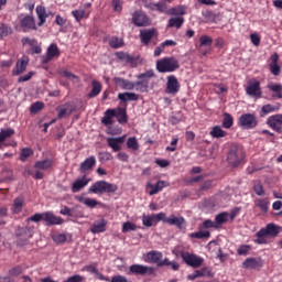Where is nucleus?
I'll list each match as a JSON object with an SVG mask.
<instances>
[{"mask_svg":"<svg viewBox=\"0 0 282 282\" xmlns=\"http://www.w3.org/2000/svg\"><path fill=\"white\" fill-rule=\"evenodd\" d=\"M200 47H210L214 44V39L208 35H200Z\"/></svg>","mask_w":282,"mask_h":282,"instance_id":"55","label":"nucleus"},{"mask_svg":"<svg viewBox=\"0 0 282 282\" xmlns=\"http://www.w3.org/2000/svg\"><path fill=\"white\" fill-rule=\"evenodd\" d=\"M19 22L23 33L36 30L35 19L32 15L20 17Z\"/></svg>","mask_w":282,"mask_h":282,"instance_id":"11","label":"nucleus"},{"mask_svg":"<svg viewBox=\"0 0 282 282\" xmlns=\"http://www.w3.org/2000/svg\"><path fill=\"white\" fill-rule=\"evenodd\" d=\"M29 61L26 58H20L15 63V68L12 70V75L19 76L28 69Z\"/></svg>","mask_w":282,"mask_h":282,"instance_id":"26","label":"nucleus"},{"mask_svg":"<svg viewBox=\"0 0 282 282\" xmlns=\"http://www.w3.org/2000/svg\"><path fill=\"white\" fill-rule=\"evenodd\" d=\"M75 200L78 203L84 204L85 206L89 208H96L100 203L97 202V199L90 198V197H83V196H77L75 197Z\"/></svg>","mask_w":282,"mask_h":282,"instance_id":"30","label":"nucleus"},{"mask_svg":"<svg viewBox=\"0 0 282 282\" xmlns=\"http://www.w3.org/2000/svg\"><path fill=\"white\" fill-rule=\"evenodd\" d=\"M183 24H184L183 17H174L167 21V28L181 29V28H183Z\"/></svg>","mask_w":282,"mask_h":282,"instance_id":"42","label":"nucleus"},{"mask_svg":"<svg viewBox=\"0 0 282 282\" xmlns=\"http://www.w3.org/2000/svg\"><path fill=\"white\" fill-rule=\"evenodd\" d=\"M118 58L121 59L123 63H128L130 65H135V58L131 54L127 53H119Z\"/></svg>","mask_w":282,"mask_h":282,"instance_id":"48","label":"nucleus"},{"mask_svg":"<svg viewBox=\"0 0 282 282\" xmlns=\"http://www.w3.org/2000/svg\"><path fill=\"white\" fill-rule=\"evenodd\" d=\"M115 109H108L105 111V117L101 119V123L105 124L106 127H109L113 124V118H115Z\"/></svg>","mask_w":282,"mask_h":282,"instance_id":"35","label":"nucleus"},{"mask_svg":"<svg viewBox=\"0 0 282 282\" xmlns=\"http://www.w3.org/2000/svg\"><path fill=\"white\" fill-rule=\"evenodd\" d=\"M163 254L160 251H151L147 253V262L149 263H159L162 260Z\"/></svg>","mask_w":282,"mask_h":282,"instance_id":"40","label":"nucleus"},{"mask_svg":"<svg viewBox=\"0 0 282 282\" xmlns=\"http://www.w3.org/2000/svg\"><path fill=\"white\" fill-rule=\"evenodd\" d=\"M237 124L243 130H252L259 124L254 113H243L237 119Z\"/></svg>","mask_w":282,"mask_h":282,"instance_id":"6","label":"nucleus"},{"mask_svg":"<svg viewBox=\"0 0 282 282\" xmlns=\"http://www.w3.org/2000/svg\"><path fill=\"white\" fill-rule=\"evenodd\" d=\"M280 234V227L274 224H268L267 227L261 228L257 231L256 237L257 239H253V242H256L258 246H263L269 243L267 240V237H276Z\"/></svg>","mask_w":282,"mask_h":282,"instance_id":"3","label":"nucleus"},{"mask_svg":"<svg viewBox=\"0 0 282 282\" xmlns=\"http://www.w3.org/2000/svg\"><path fill=\"white\" fill-rule=\"evenodd\" d=\"M101 93V84L100 82H97L96 79H94V82H91V90L90 93L87 94L88 98H96L98 95H100Z\"/></svg>","mask_w":282,"mask_h":282,"instance_id":"33","label":"nucleus"},{"mask_svg":"<svg viewBox=\"0 0 282 282\" xmlns=\"http://www.w3.org/2000/svg\"><path fill=\"white\" fill-rule=\"evenodd\" d=\"M14 135V129H1L0 131V149L3 148V143L6 140Z\"/></svg>","mask_w":282,"mask_h":282,"instance_id":"39","label":"nucleus"},{"mask_svg":"<svg viewBox=\"0 0 282 282\" xmlns=\"http://www.w3.org/2000/svg\"><path fill=\"white\" fill-rule=\"evenodd\" d=\"M32 155H34V151H32L31 148H23L22 151H20V161L25 162Z\"/></svg>","mask_w":282,"mask_h":282,"instance_id":"52","label":"nucleus"},{"mask_svg":"<svg viewBox=\"0 0 282 282\" xmlns=\"http://www.w3.org/2000/svg\"><path fill=\"white\" fill-rule=\"evenodd\" d=\"M247 96L259 99L262 98V88L260 87V82L253 79V82H249L246 87Z\"/></svg>","mask_w":282,"mask_h":282,"instance_id":"10","label":"nucleus"},{"mask_svg":"<svg viewBox=\"0 0 282 282\" xmlns=\"http://www.w3.org/2000/svg\"><path fill=\"white\" fill-rule=\"evenodd\" d=\"M219 226H221V225L217 224L216 221H213L210 219H207V220L203 221V224L200 225V230L218 228Z\"/></svg>","mask_w":282,"mask_h":282,"instance_id":"57","label":"nucleus"},{"mask_svg":"<svg viewBox=\"0 0 282 282\" xmlns=\"http://www.w3.org/2000/svg\"><path fill=\"white\" fill-rule=\"evenodd\" d=\"M250 251L249 245H240V247L237 249V256H248Z\"/></svg>","mask_w":282,"mask_h":282,"instance_id":"62","label":"nucleus"},{"mask_svg":"<svg viewBox=\"0 0 282 282\" xmlns=\"http://www.w3.org/2000/svg\"><path fill=\"white\" fill-rule=\"evenodd\" d=\"M115 118L118 120L119 124L128 123L129 117L126 108L115 109Z\"/></svg>","mask_w":282,"mask_h":282,"instance_id":"28","label":"nucleus"},{"mask_svg":"<svg viewBox=\"0 0 282 282\" xmlns=\"http://www.w3.org/2000/svg\"><path fill=\"white\" fill-rule=\"evenodd\" d=\"M228 218H229V214L225 212V213L216 215L215 223L217 225L221 226V225H225L226 223H228Z\"/></svg>","mask_w":282,"mask_h":282,"instance_id":"54","label":"nucleus"},{"mask_svg":"<svg viewBox=\"0 0 282 282\" xmlns=\"http://www.w3.org/2000/svg\"><path fill=\"white\" fill-rule=\"evenodd\" d=\"M278 110H280V105L278 104L276 106L273 105H264L263 107H261L260 110V117L264 118L267 115H270L272 112H276Z\"/></svg>","mask_w":282,"mask_h":282,"instance_id":"34","label":"nucleus"},{"mask_svg":"<svg viewBox=\"0 0 282 282\" xmlns=\"http://www.w3.org/2000/svg\"><path fill=\"white\" fill-rule=\"evenodd\" d=\"M112 83L122 90H132V89H138V85L135 82H130L129 79H124L122 77H115L112 78Z\"/></svg>","mask_w":282,"mask_h":282,"instance_id":"15","label":"nucleus"},{"mask_svg":"<svg viewBox=\"0 0 282 282\" xmlns=\"http://www.w3.org/2000/svg\"><path fill=\"white\" fill-rule=\"evenodd\" d=\"M138 229H139V227L134 223L126 221V223L122 224V232L123 234L135 231Z\"/></svg>","mask_w":282,"mask_h":282,"instance_id":"53","label":"nucleus"},{"mask_svg":"<svg viewBox=\"0 0 282 282\" xmlns=\"http://www.w3.org/2000/svg\"><path fill=\"white\" fill-rule=\"evenodd\" d=\"M162 221L170 226H176L178 230H183V225L186 223V219H184V217H176L174 215L169 218L166 217V214L163 213Z\"/></svg>","mask_w":282,"mask_h":282,"instance_id":"18","label":"nucleus"},{"mask_svg":"<svg viewBox=\"0 0 282 282\" xmlns=\"http://www.w3.org/2000/svg\"><path fill=\"white\" fill-rule=\"evenodd\" d=\"M52 166H53L52 159L37 161L35 162V165H34V167L40 171H48L50 169H52Z\"/></svg>","mask_w":282,"mask_h":282,"instance_id":"37","label":"nucleus"},{"mask_svg":"<svg viewBox=\"0 0 282 282\" xmlns=\"http://www.w3.org/2000/svg\"><path fill=\"white\" fill-rule=\"evenodd\" d=\"M118 99L121 100L122 102L138 101L139 95L134 93H122V94H118Z\"/></svg>","mask_w":282,"mask_h":282,"instance_id":"36","label":"nucleus"},{"mask_svg":"<svg viewBox=\"0 0 282 282\" xmlns=\"http://www.w3.org/2000/svg\"><path fill=\"white\" fill-rule=\"evenodd\" d=\"M271 63L269 64L270 73L274 76H280L281 74V67L278 65V61L280 59V56L278 54H273L270 57Z\"/></svg>","mask_w":282,"mask_h":282,"instance_id":"25","label":"nucleus"},{"mask_svg":"<svg viewBox=\"0 0 282 282\" xmlns=\"http://www.w3.org/2000/svg\"><path fill=\"white\" fill-rule=\"evenodd\" d=\"M11 34H12L11 26L0 22V39L8 37Z\"/></svg>","mask_w":282,"mask_h":282,"instance_id":"51","label":"nucleus"},{"mask_svg":"<svg viewBox=\"0 0 282 282\" xmlns=\"http://www.w3.org/2000/svg\"><path fill=\"white\" fill-rule=\"evenodd\" d=\"M128 149L133 150V151H138L139 150V142L138 139H135V137H130L128 139Z\"/></svg>","mask_w":282,"mask_h":282,"instance_id":"58","label":"nucleus"},{"mask_svg":"<svg viewBox=\"0 0 282 282\" xmlns=\"http://www.w3.org/2000/svg\"><path fill=\"white\" fill-rule=\"evenodd\" d=\"M254 205L258 209H260L261 214L269 213L270 200L269 198H257L254 200Z\"/></svg>","mask_w":282,"mask_h":282,"instance_id":"29","label":"nucleus"},{"mask_svg":"<svg viewBox=\"0 0 282 282\" xmlns=\"http://www.w3.org/2000/svg\"><path fill=\"white\" fill-rule=\"evenodd\" d=\"M209 135H212V138H225L227 135V132L225 130L221 129V127L216 126L213 127L212 131H209Z\"/></svg>","mask_w":282,"mask_h":282,"instance_id":"45","label":"nucleus"},{"mask_svg":"<svg viewBox=\"0 0 282 282\" xmlns=\"http://www.w3.org/2000/svg\"><path fill=\"white\" fill-rule=\"evenodd\" d=\"M181 258L182 260H184L185 264L194 269L200 268L204 264V258H200L187 251H182Z\"/></svg>","mask_w":282,"mask_h":282,"instance_id":"8","label":"nucleus"},{"mask_svg":"<svg viewBox=\"0 0 282 282\" xmlns=\"http://www.w3.org/2000/svg\"><path fill=\"white\" fill-rule=\"evenodd\" d=\"M177 69H180V61L174 57H164L160 61H156L158 73H174Z\"/></svg>","mask_w":282,"mask_h":282,"instance_id":"5","label":"nucleus"},{"mask_svg":"<svg viewBox=\"0 0 282 282\" xmlns=\"http://www.w3.org/2000/svg\"><path fill=\"white\" fill-rule=\"evenodd\" d=\"M83 281H84L83 275L75 274L73 276L67 278V280L64 282H83ZM40 282H56V281L53 280L51 276H46V278L40 280Z\"/></svg>","mask_w":282,"mask_h":282,"instance_id":"41","label":"nucleus"},{"mask_svg":"<svg viewBox=\"0 0 282 282\" xmlns=\"http://www.w3.org/2000/svg\"><path fill=\"white\" fill-rule=\"evenodd\" d=\"M246 154L241 145L232 143L229 148L228 155L226 156V162H228L231 169H237L242 163H245Z\"/></svg>","mask_w":282,"mask_h":282,"instance_id":"2","label":"nucleus"},{"mask_svg":"<svg viewBox=\"0 0 282 282\" xmlns=\"http://www.w3.org/2000/svg\"><path fill=\"white\" fill-rule=\"evenodd\" d=\"M132 23L137 28L149 25V18L142 11H134L132 14Z\"/></svg>","mask_w":282,"mask_h":282,"instance_id":"17","label":"nucleus"},{"mask_svg":"<svg viewBox=\"0 0 282 282\" xmlns=\"http://www.w3.org/2000/svg\"><path fill=\"white\" fill-rule=\"evenodd\" d=\"M252 185H253V193H256L258 197H262L263 195H265V189H263L262 181L260 180L252 181Z\"/></svg>","mask_w":282,"mask_h":282,"instance_id":"43","label":"nucleus"},{"mask_svg":"<svg viewBox=\"0 0 282 282\" xmlns=\"http://www.w3.org/2000/svg\"><path fill=\"white\" fill-rule=\"evenodd\" d=\"M194 274L198 275V276H207V278H212V271L208 268H202L200 270H195Z\"/></svg>","mask_w":282,"mask_h":282,"instance_id":"60","label":"nucleus"},{"mask_svg":"<svg viewBox=\"0 0 282 282\" xmlns=\"http://www.w3.org/2000/svg\"><path fill=\"white\" fill-rule=\"evenodd\" d=\"M89 183H90V178H87V176H82V178L75 180L72 187L73 193H79L87 185H89Z\"/></svg>","mask_w":282,"mask_h":282,"instance_id":"23","label":"nucleus"},{"mask_svg":"<svg viewBox=\"0 0 282 282\" xmlns=\"http://www.w3.org/2000/svg\"><path fill=\"white\" fill-rule=\"evenodd\" d=\"M270 91H273L272 97L274 99H281L282 98V85L281 84H275V83H270L267 86Z\"/></svg>","mask_w":282,"mask_h":282,"instance_id":"31","label":"nucleus"},{"mask_svg":"<svg viewBox=\"0 0 282 282\" xmlns=\"http://www.w3.org/2000/svg\"><path fill=\"white\" fill-rule=\"evenodd\" d=\"M61 76L66 77L70 80L79 82V77L77 75H74L72 72L63 69L59 72Z\"/></svg>","mask_w":282,"mask_h":282,"instance_id":"59","label":"nucleus"},{"mask_svg":"<svg viewBox=\"0 0 282 282\" xmlns=\"http://www.w3.org/2000/svg\"><path fill=\"white\" fill-rule=\"evenodd\" d=\"M232 124H235V119L229 112L223 113V128L231 129Z\"/></svg>","mask_w":282,"mask_h":282,"instance_id":"44","label":"nucleus"},{"mask_svg":"<svg viewBox=\"0 0 282 282\" xmlns=\"http://www.w3.org/2000/svg\"><path fill=\"white\" fill-rule=\"evenodd\" d=\"M124 43L122 42V39H119L117 36H112L109 39V47H112L113 50H118L122 47Z\"/></svg>","mask_w":282,"mask_h":282,"instance_id":"50","label":"nucleus"},{"mask_svg":"<svg viewBox=\"0 0 282 282\" xmlns=\"http://www.w3.org/2000/svg\"><path fill=\"white\" fill-rule=\"evenodd\" d=\"M108 147L111 148L112 152L121 151V144L126 141V135L118 138H108L107 140Z\"/></svg>","mask_w":282,"mask_h":282,"instance_id":"21","label":"nucleus"},{"mask_svg":"<svg viewBox=\"0 0 282 282\" xmlns=\"http://www.w3.org/2000/svg\"><path fill=\"white\" fill-rule=\"evenodd\" d=\"M96 163H97V160H95V156H88L87 160L82 162V164H80V172L85 173L87 171H90L91 169H94Z\"/></svg>","mask_w":282,"mask_h":282,"instance_id":"32","label":"nucleus"},{"mask_svg":"<svg viewBox=\"0 0 282 282\" xmlns=\"http://www.w3.org/2000/svg\"><path fill=\"white\" fill-rule=\"evenodd\" d=\"M75 21L77 22H80L83 21V19H88L89 18V13H87L86 11H84V9H77V10H74L72 12Z\"/></svg>","mask_w":282,"mask_h":282,"instance_id":"46","label":"nucleus"},{"mask_svg":"<svg viewBox=\"0 0 282 282\" xmlns=\"http://www.w3.org/2000/svg\"><path fill=\"white\" fill-rule=\"evenodd\" d=\"M82 272H88L90 274H95V278L98 279V281L110 282V278L98 272L97 264H87L84 268H82Z\"/></svg>","mask_w":282,"mask_h":282,"instance_id":"19","label":"nucleus"},{"mask_svg":"<svg viewBox=\"0 0 282 282\" xmlns=\"http://www.w3.org/2000/svg\"><path fill=\"white\" fill-rule=\"evenodd\" d=\"M169 186H170V183L166 181H158L156 184L154 185L152 183L147 184V187H150V192H149L150 196L161 193L163 188Z\"/></svg>","mask_w":282,"mask_h":282,"instance_id":"22","label":"nucleus"},{"mask_svg":"<svg viewBox=\"0 0 282 282\" xmlns=\"http://www.w3.org/2000/svg\"><path fill=\"white\" fill-rule=\"evenodd\" d=\"M43 221L46 224V227L58 226L64 224L62 217L55 216L53 212H44Z\"/></svg>","mask_w":282,"mask_h":282,"instance_id":"16","label":"nucleus"},{"mask_svg":"<svg viewBox=\"0 0 282 282\" xmlns=\"http://www.w3.org/2000/svg\"><path fill=\"white\" fill-rule=\"evenodd\" d=\"M107 225H108V221L105 219L97 220L94 223V225H91L90 232L94 235L105 232L107 231Z\"/></svg>","mask_w":282,"mask_h":282,"instance_id":"24","label":"nucleus"},{"mask_svg":"<svg viewBox=\"0 0 282 282\" xmlns=\"http://www.w3.org/2000/svg\"><path fill=\"white\" fill-rule=\"evenodd\" d=\"M243 269L254 270L259 267V262L256 258H247L242 263Z\"/></svg>","mask_w":282,"mask_h":282,"instance_id":"47","label":"nucleus"},{"mask_svg":"<svg viewBox=\"0 0 282 282\" xmlns=\"http://www.w3.org/2000/svg\"><path fill=\"white\" fill-rule=\"evenodd\" d=\"M116 192H118V185L107 181H97L88 188V193L95 195L115 194Z\"/></svg>","mask_w":282,"mask_h":282,"instance_id":"4","label":"nucleus"},{"mask_svg":"<svg viewBox=\"0 0 282 282\" xmlns=\"http://www.w3.org/2000/svg\"><path fill=\"white\" fill-rule=\"evenodd\" d=\"M154 273H155L154 268L147 267L144 264H131L129 267V274L145 276V275H153Z\"/></svg>","mask_w":282,"mask_h":282,"instance_id":"9","label":"nucleus"},{"mask_svg":"<svg viewBox=\"0 0 282 282\" xmlns=\"http://www.w3.org/2000/svg\"><path fill=\"white\" fill-rule=\"evenodd\" d=\"M145 8L155 12L170 15V17L182 18L186 15V7L184 6H177L169 9L165 2H156V3L145 2Z\"/></svg>","mask_w":282,"mask_h":282,"instance_id":"1","label":"nucleus"},{"mask_svg":"<svg viewBox=\"0 0 282 282\" xmlns=\"http://www.w3.org/2000/svg\"><path fill=\"white\" fill-rule=\"evenodd\" d=\"M43 108H45V104H43L42 101H36L30 107V113L36 115L42 111Z\"/></svg>","mask_w":282,"mask_h":282,"instance_id":"56","label":"nucleus"},{"mask_svg":"<svg viewBox=\"0 0 282 282\" xmlns=\"http://www.w3.org/2000/svg\"><path fill=\"white\" fill-rule=\"evenodd\" d=\"M188 237H191V239H208L210 238V232L199 230L197 232H192Z\"/></svg>","mask_w":282,"mask_h":282,"instance_id":"49","label":"nucleus"},{"mask_svg":"<svg viewBox=\"0 0 282 282\" xmlns=\"http://www.w3.org/2000/svg\"><path fill=\"white\" fill-rule=\"evenodd\" d=\"M23 205H24V199H22V198H15V199H14V206H13V212H14V214L21 213Z\"/></svg>","mask_w":282,"mask_h":282,"instance_id":"61","label":"nucleus"},{"mask_svg":"<svg viewBox=\"0 0 282 282\" xmlns=\"http://www.w3.org/2000/svg\"><path fill=\"white\" fill-rule=\"evenodd\" d=\"M53 241L57 245L65 243L67 241V237L64 234H57L53 236Z\"/></svg>","mask_w":282,"mask_h":282,"instance_id":"63","label":"nucleus"},{"mask_svg":"<svg viewBox=\"0 0 282 282\" xmlns=\"http://www.w3.org/2000/svg\"><path fill=\"white\" fill-rule=\"evenodd\" d=\"M154 35H155L154 29L142 30L140 31V41L142 42L143 45H149Z\"/></svg>","mask_w":282,"mask_h":282,"instance_id":"27","label":"nucleus"},{"mask_svg":"<svg viewBox=\"0 0 282 282\" xmlns=\"http://www.w3.org/2000/svg\"><path fill=\"white\" fill-rule=\"evenodd\" d=\"M61 55L59 48L57 44H51L46 52V56L43 57L42 63L47 64L52 62L53 58H58Z\"/></svg>","mask_w":282,"mask_h":282,"instance_id":"20","label":"nucleus"},{"mask_svg":"<svg viewBox=\"0 0 282 282\" xmlns=\"http://www.w3.org/2000/svg\"><path fill=\"white\" fill-rule=\"evenodd\" d=\"M180 89H181V84L177 80V77L174 75L167 76L165 93L167 95L175 96L177 93H180Z\"/></svg>","mask_w":282,"mask_h":282,"instance_id":"12","label":"nucleus"},{"mask_svg":"<svg viewBox=\"0 0 282 282\" xmlns=\"http://www.w3.org/2000/svg\"><path fill=\"white\" fill-rule=\"evenodd\" d=\"M44 218H45V213H42V214H35L33 216H30L29 219H26V220L32 221V223H40V221L44 220Z\"/></svg>","mask_w":282,"mask_h":282,"instance_id":"64","label":"nucleus"},{"mask_svg":"<svg viewBox=\"0 0 282 282\" xmlns=\"http://www.w3.org/2000/svg\"><path fill=\"white\" fill-rule=\"evenodd\" d=\"M36 15L39 17V20H40L39 26L44 25L46 22V19L48 18L45 7H42V6L36 7Z\"/></svg>","mask_w":282,"mask_h":282,"instance_id":"38","label":"nucleus"},{"mask_svg":"<svg viewBox=\"0 0 282 282\" xmlns=\"http://www.w3.org/2000/svg\"><path fill=\"white\" fill-rule=\"evenodd\" d=\"M154 77H155V73L152 69L137 75V79H139V82H135V85H137L135 90L140 93H147L149 90L150 79Z\"/></svg>","mask_w":282,"mask_h":282,"instance_id":"7","label":"nucleus"},{"mask_svg":"<svg viewBox=\"0 0 282 282\" xmlns=\"http://www.w3.org/2000/svg\"><path fill=\"white\" fill-rule=\"evenodd\" d=\"M164 213L152 214L147 216L145 214L142 215V225L147 228H152L154 224L160 223L163 220Z\"/></svg>","mask_w":282,"mask_h":282,"instance_id":"13","label":"nucleus"},{"mask_svg":"<svg viewBox=\"0 0 282 282\" xmlns=\"http://www.w3.org/2000/svg\"><path fill=\"white\" fill-rule=\"evenodd\" d=\"M267 124L278 133H281L282 132V115L278 113V115H272L268 117Z\"/></svg>","mask_w":282,"mask_h":282,"instance_id":"14","label":"nucleus"}]
</instances>
